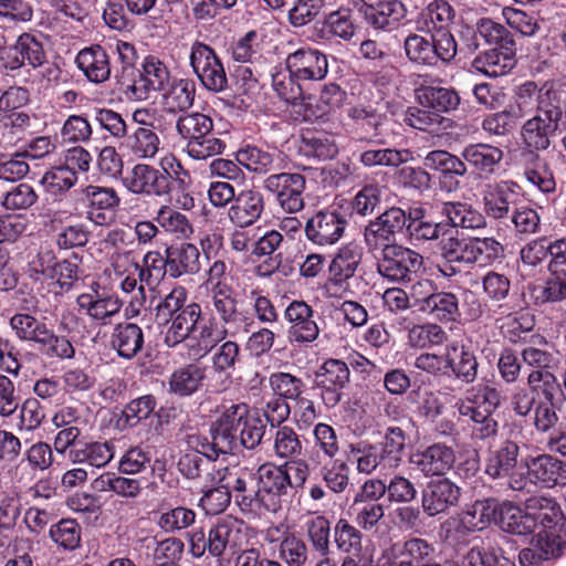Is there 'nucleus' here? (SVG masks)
<instances>
[{"instance_id":"f257e3e1","label":"nucleus","mask_w":566,"mask_h":566,"mask_svg":"<svg viewBox=\"0 0 566 566\" xmlns=\"http://www.w3.org/2000/svg\"><path fill=\"white\" fill-rule=\"evenodd\" d=\"M265 424L245 403L231 405L211 423V441L205 442L202 450L210 457L235 453L241 447L256 448L264 436Z\"/></svg>"},{"instance_id":"f03ea898","label":"nucleus","mask_w":566,"mask_h":566,"mask_svg":"<svg viewBox=\"0 0 566 566\" xmlns=\"http://www.w3.org/2000/svg\"><path fill=\"white\" fill-rule=\"evenodd\" d=\"M406 434L399 427L387 428L380 442L360 440L348 446L346 459L361 474L396 470L402 462Z\"/></svg>"},{"instance_id":"7ed1b4c3","label":"nucleus","mask_w":566,"mask_h":566,"mask_svg":"<svg viewBox=\"0 0 566 566\" xmlns=\"http://www.w3.org/2000/svg\"><path fill=\"white\" fill-rule=\"evenodd\" d=\"M503 396L490 382H481L465 391V396L455 401L459 417L470 421L473 440H489L497 434L499 423L492 413L501 406Z\"/></svg>"},{"instance_id":"20e7f679","label":"nucleus","mask_w":566,"mask_h":566,"mask_svg":"<svg viewBox=\"0 0 566 566\" xmlns=\"http://www.w3.org/2000/svg\"><path fill=\"white\" fill-rule=\"evenodd\" d=\"M176 129L187 140L186 153L195 160L221 155L227 147L226 142L213 133L212 118L203 113L192 112L179 116Z\"/></svg>"},{"instance_id":"39448f33","label":"nucleus","mask_w":566,"mask_h":566,"mask_svg":"<svg viewBox=\"0 0 566 566\" xmlns=\"http://www.w3.org/2000/svg\"><path fill=\"white\" fill-rule=\"evenodd\" d=\"M522 473L513 478V491L530 493L535 488L566 485V462L549 453L530 454L521 461Z\"/></svg>"},{"instance_id":"423d86ee","label":"nucleus","mask_w":566,"mask_h":566,"mask_svg":"<svg viewBox=\"0 0 566 566\" xmlns=\"http://www.w3.org/2000/svg\"><path fill=\"white\" fill-rule=\"evenodd\" d=\"M253 518L265 513H276L292 491V478L285 467L262 464L256 471Z\"/></svg>"},{"instance_id":"0eeeda50","label":"nucleus","mask_w":566,"mask_h":566,"mask_svg":"<svg viewBox=\"0 0 566 566\" xmlns=\"http://www.w3.org/2000/svg\"><path fill=\"white\" fill-rule=\"evenodd\" d=\"M209 479L213 484H220L231 497L239 511L247 517L253 518L255 489L250 488L254 481L253 473L247 468L221 467L213 468L209 473Z\"/></svg>"},{"instance_id":"6e6552de","label":"nucleus","mask_w":566,"mask_h":566,"mask_svg":"<svg viewBox=\"0 0 566 566\" xmlns=\"http://www.w3.org/2000/svg\"><path fill=\"white\" fill-rule=\"evenodd\" d=\"M189 64L200 84L210 92L221 93L228 88V77L216 51L201 41H195L189 51Z\"/></svg>"},{"instance_id":"1a4fd4ad","label":"nucleus","mask_w":566,"mask_h":566,"mask_svg":"<svg viewBox=\"0 0 566 566\" xmlns=\"http://www.w3.org/2000/svg\"><path fill=\"white\" fill-rule=\"evenodd\" d=\"M423 265V256L407 247L398 244L381 251L377 262L379 275L394 283H406Z\"/></svg>"},{"instance_id":"9d476101","label":"nucleus","mask_w":566,"mask_h":566,"mask_svg":"<svg viewBox=\"0 0 566 566\" xmlns=\"http://www.w3.org/2000/svg\"><path fill=\"white\" fill-rule=\"evenodd\" d=\"M263 188L273 195L280 208L287 213H297L304 209L306 179L298 172H279L263 180Z\"/></svg>"},{"instance_id":"9b49d317","label":"nucleus","mask_w":566,"mask_h":566,"mask_svg":"<svg viewBox=\"0 0 566 566\" xmlns=\"http://www.w3.org/2000/svg\"><path fill=\"white\" fill-rule=\"evenodd\" d=\"M347 223L346 213L331 206L307 219L304 227L305 237L315 245L329 247L342 239Z\"/></svg>"},{"instance_id":"f8f14e48","label":"nucleus","mask_w":566,"mask_h":566,"mask_svg":"<svg viewBox=\"0 0 566 566\" xmlns=\"http://www.w3.org/2000/svg\"><path fill=\"white\" fill-rule=\"evenodd\" d=\"M123 187L133 195L164 197L170 193L166 174L156 167L138 163L122 177Z\"/></svg>"},{"instance_id":"ddd939ff","label":"nucleus","mask_w":566,"mask_h":566,"mask_svg":"<svg viewBox=\"0 0 566 566\" xmlns=\"http://www.w3.org/2000/svg\"><path fill=\"white\" fill-rule=\"evenodd\" d=\"M517 203H523L518 186L509 180L489 184L482 191V209L492 220L509 219Z\"/></svg>"},{"instance_id":"4468645a","label":"nucleus","mask_w":566,"mask_h":566,"mask_svg":"<svg viewBox=\"0 0 566 566\" xmlns=\"http://www.w3.org/2000/svg\"><path fill=\"white\" fill-rule=\"evenodd\" d=\"M239 300L232 286H221V289L208 292L207 307L219 318V324L224 325L229 331H239L243 324L242 331L248 333L253 321L249 319L238 307Z\"/></svg>"},{"instance_id":"2eb2a0df","label":"nucleus","mask_w":566,"mask_h":566,"mask_svg":"<svg viewBox=\"0 0 566 566\" xmlns=\"http://www.w3.org/2000/svg\"><path fill=\"white\" fill-rule=\"evenodd\" d=\"M314 310L305 301H292L284 311L289 324L287 339L291 344L306 345L319 336V327L314 318Z\"/></svg>"},{"instance_id":"dca6fc26","label":"nucleus","mask_w":566,"mask_h":566,"mask_svg":"<svg viewBox=\"0 0 566 566\" xmlns=\"http://www.w3.org/2000/svg\"><path fill=\"white\" fill-rule=\"evenodd\" d=\"M359 12L373 30L392 32L407 17V7L401 0H369L363 2Z\"/></svg>"},{"instance_id":"f3484780","label":"nucleus","mask_w":566,"mask_h":566,"mask_svg":"<svg viewBox=\"0 0 566 566\" xmlns=\"http://www.w3.org/2000/svg\"><path fill=\"white\" fill-rule=\"evenodd\" d=\"M347 364L339 359H327L315 374L316 386L327 408H334L343 397V389L349 382Z\"/></svg>"},{"instance_id":"a211bd4d","label":"nucleus","mask_w":566,"mask_h":566,"mask_svg":"<svg viewBox=\"0 0 566 566\" xmlns=\"http://www.w3.org/2000/svg\"><path fill=\"white\" fill-rule=\"evenodd\" d=\"M284 65L304 83L323 81L328 73L326 54L311 46H302L287 54Z\"/></svg>"},{"instance_id":"6ab92c4d","label":"nucleus","mask_w":566,"mask_h":566,"mask_svg":"<svg viewBox=\"0 0 566 566\" xmlns=\"http://www.w3.org/2000/svg\"><path fill=\"white\" fill-rule=\"evenodd\" d=\"M245 543L244 524L231 517L219 520L209 531L208 552L220 557L226 552L237 553Z\"/></svg>"},{"instance_id":"aec40b11","label":"nucleus","mask_w":566,"mask_h":566,"mask_svg":"<svg viewBox=\"0 0 566 566\" xmlns=\"http://www.w3.org/2000/svg\"><path fill=\"white\" fill-rule=\"evenodd\" d=\"M409 462L426 478L443 476L454 467L455 451L446 443L437 442L412 453Z\"/></svg>"},{"instance_id":"412c9836","label":"nucleus","mask_w":566,"mask_h":566,"mask_svg":"<svg viewBox=\"0 0 566 566\" xmlns=\"http://www.w3.org/2000/svg\"><path fill=\"white\" fill-rule=\"evenodd\" d=\"M235 331H229L224 325L219 324L216 317H210L201 324H195V328L186 348L189 358L200 359L207 356L217 345L228 336H234Z\"/></svg>"},{"instance_id":"4be33fe9","label":"nucleus","mask_w":566,"mask_h":566,"mask_svg":"<svg viewBox=\"0 0 566 566\" xmlns=\"http://www.w3.org/2000/svg\"><path fill=\"white\" fill-rule=\"evenodd\" d=\"M461 488L448 478L430 481L422 491L421 505L428 516L449 512L458 505Z\"/></svg>"},{"instance_id":"5701e85b","label":"nucleus","mask_w":566,"mask_h":566,"mask_svg":"<svg viewBox=\"0 0 566 566\" xmlns=\"http://www.w3.org/2000/svg\"><path fill=\"white\" fill-rule=\"evenodd\" d=\"M520 447L512 440H505L486 461L484 472L492 480H504L507 488L513 491V478L522 473L521 465L517 468Z\"/></svg>"},{"instance_id":"b1692460","label":"nucleus","mask_w":566,"mask_h":566,"mask_svg":"<svg viewBox=\"0 0 566 566\" xmlns=\"http://www.w3.org/2000/svg\"><path fill=\"white\" fill-rule=\"evenodd\" d=\"M566 543L553 530H542L533 538L531 546L518 554L521 566H542L544 562L560 557Z\"/></svg>"},{"instance_id":"393cba45","label":"nucleus","mask_w":566,"mask_h":566,"mask_svg":"<svg viewBox=\"0 0 566 566\" xmlns=\"http://www.w3.org/2000/svg\"><path fill=\"white\" fill-rule=\"evenodd\" d=\"M4 66L10 70L29 65L32 69L45 63L46 54L40 40L33 34L23 33L17 42L4 51L2 56Z\"/></svg>"},{"instance_id":"a878e982","label":"nucleus","mask_w":566,"mask_h":566,"mask_svg":"<svg viewBox=\"0 0 566 566\" xmlns=\"http://www.w3.org/2000/svg\"><path fill=\"white\" fill-rule=\"evenodd\" d=\"M80 310L97 326L112 323L123 307V302L116 295H103L98 292L82 293L76 298Z\"/></svg>"},{"instance_id":"bb28decb","label":"nucleus","mask_w":566,"mask_h":566,"mask_svg":"<svg viewBox=\"0 0 566 566\" xmlns=\"http://www.w3.org/2000/svg\"><path fill=\"white\" fill-rule=\"evenodd\" d=\"M515 62V46L492 48L473 59L471 70L488 77H499L507 74Z\"/></svg>"},{"instance_id":"cd10ccee","label":"nucleus","mask_w":566,"mask_h":566,"mask_svg":"<svg viewBox=\"0 0 566 566\" xmlns=\"http://www.w3.org/2000/svg\"><path fill=\"white\" fill-rule=\"evenodd\" d=\"M75 64L91 83L102 84L111 77V59L102 45L82 49L75 56Z\"/></svg>"},{"instance_id":"c85d7f7f","label":"nucleus","mask_w":566,"mask_h":566,"mask_svg":"<svg viewBox=\"0 0 566 566\" xmlns=\"http://www.w3.org/2000/svg\"><path fill=\"white\" fill-rule=\"evenodd\" d=\"M264 210V198L258 190L240 191L228 210L230 221L240 228L255 223Z\"/></svg>"},{"instance_id":"c756f323","label":"nucleus","mask_w":566,"mask_h":566,"mask_svg":"<svg viewBox=\"0 0 566 566\" xmlns=\"http://www.w3.org/2000/svg\"><path fill=\"white\" fill-rule=\"evenodd\" d=\"M407 239L412 245L437 241L449 233V223L427 220V210L421 206L409 207Z\"/></svg>"},{"instance_id":"7c9ffc66","label":"nucleus","mask_w":566,"mask_h":566,"mask_svg":"<svg viewBox=\"0 0 566 566\" xmlns=\"http://www.w3.org/2000/svg\"><path fill=\"white\" fill-rule=\"evenodd\" d=\"M558 126V119L536 113L523 124L522 140L532 150H546L551 146Z\"/></svg>"},{"instance_id":"2f4dec72","label":"nucleus","mask_w":566,"mask_h":566,"mask_svg":"<svg viewBox=\"0 0 566 566\" xmlns=\"http://www.w3.org/2000/svg\"><path fill=\"white\" fill-rule=\"evenodd\" d=\"M165 253L168 258V274L172 279L184 275H195L200 272V251L189 242L169 245Z\"/></svg>"},{"instance_id":"473e14b6","label":"nucleus","mask_w":566,"mask_h":566,"mask_svg":"<svg viewBox=\"0 0 566 566\" xmlns=\"http://www.w3.org/2000/svg\"><path fill=\"white\" fill-rule=\"evenodd\" d=\"M202 311L198 303H189L187 308L181 313H177L169 323L164 334V343L167 347L174 348L180 344L186 347L195 324L199 323Z\"/></svg>"},{"instance_id":"72a5a7b5","label":"nucleus","mask_w":566,"mask_h":566,"mask_svg":"<svg viewBox=\"0 0 566 566\" xmlns=\"http://www.w3.org/2000/svg\"><path fill=\"white\" fill-rule=\"evenodd\" d=\"M208 442L206 438L198 434L189 436L188 443L193 449L185 452L178 462L179 471L187 479H198L202 472H213V468H218L214 463L218 458H212L208 452H203V443Z\"/></svg>"},{"instance_id":"f704fd0d","label":"nucleus","mask_w":566,"mask_h":566,"mask_svg":"<svg viewBox=\"0 0 566 566\" xmlns=\"http://www.w3.org/2000/svg\"><path fill=\"white\" fill-rule=\"evenodd\" d=\"M464 163L470 165L480 178L491 177L503 159V151L490 144H470L461 153Z\"/></svg>"},{"instance_id":"c9c22d12","label":"nucleus","mask_w":566,"mask_h":566,"mask_svg":"<svg viewBox=\"0 0 566 566\" xmlns=\"http://www.w3.org/2000/svg\"><path fill=\"white\" fill-rule=\"evenodd\" d=\"M463 250V263L480 268L493 264L504 252L503 245L492 237H468Z\"/></svg>"},{"instance_id":"e433bc0d","label":"nucleus","mask_w":566,"mask_h":566,"mask_svg":"<svg viewBox=\"0 0 566 566\" xmlns=\"http://www.w3.org/2000/svg\"><path fill=\"white\" fill-rule=\"evenodd\" d=\"M145 343L142 327L135 323H119L111 334V347L120 358L130 360L143 349Z\"/></svg>"},{"instance_id":"4c0bfd02","label":"nucleus","mask_w":566,"mask_h":566,"mask_svg":"<svg viewBox=\"0 0 566 566\" xmlns=\"http://www.w3.org/2000/svg\"><path fill=\"white\" fill-rule=\"evenodd\" d=\"M208 367L191 363L176 369L169 377V391L179 397H189L197 392L207 377Z\"/></svg>"},{"instance_id":"58836bf2","label":"nucleus","mask_w":566,"mask_h":566,"mask_svg":"<svg viewBox=\"0 0 566 566\" xmlns=\"http://www.w3.org/2000/svg\"><path fill=\"white\" fill-rule=\"evenodd\" d=\"M126 148L139 161L154 160L161 148V139L154 127H137L126 136Z\"/></svg>"},{"instance_id":"ea45409f","label":"nucleus","mask_w":566,"mask_h":566,"mask_svg":"<svg viewBox=\"0 0 566 566\" xmlns=\"http://www.w3.org/2000/svg\"><path fill=\"white\" fill-rule=\"evenodd\" d=\"M467 33L472 39V43L469 44L470 50L479 48L478 36L483 39L486 44L495 45L494 48L515 46V42L506 28L490 18L478 20L475 28H467Z\"/></svg>"},{"instance_id":"a19ab883","label":"nucleus","mask_w":566,"mask_h":566,"mask_svg":"<svg viewBox=\"0 0 566 566\" xmlns=\"http://www.w3.org/2000/svg\"><path fill=\"white\" fill-rule=\"evenodd\" d=\"M499 503L495 499L476 500L461 515V526L468 532L482 531L497 521Z\"/></svg>"},{"instance_id":"79ce46f5","label":"nucleus","mask_w":566,"mask_h":566,"mask_svg":"<svg viewBox=\"0 0 566 566\" xmlns=\"http://www.w3.org/2000/svg\"><path fill=\"white\" fill-rule=\"evenodd\" d=\"M525 507L534 522V530L537 525L543 530H553L563 517L559 504L552 496H531L526 500Z\"/></svg>"},{"instance_id":"37998d69","label":"nucleus","mask_w":566,"mask_h":566,"mask_svg":"<svg viewBox=\"0 0 566 566\" xmlns=\"http://www.w3.org/2000/svg\"><path fill=\"white\" fill-rule=\"evenodd\" d=\"M114 455V444L109 441L82 443L69 450V459L73 463H87L95 468L107 465Z\"/></svg>"},{"instance_id":"c03bdc74","label":"nucleus","mask_w":566,"mask_h":566,"mask_svg":"<svg viewBox=\"0 0 566 566\" xmlns=\"http://www.w3.org/2000/svg\"><path fill=\"white\" fill-rule=\"evenodd\" d=\"M418 101L421 106L442 115V113L455 111L461 98L459 93L451 87L423 86L419 90Z\"/></svg>"},{"instance_id":"a18cd8bd","label":"nucleus","mask_w":566,"mask_h":566,"mask_svg":"<svg viewBox=\"0 0 566 566\" xmlns=\"http://www.w3.org/2000/svg\"><path fill=\"white\" fill-rule=\"evenodd\" d=\"M196 84L189 78L175 80L163 94V105L168 113H182L195 102Z\"/></svg>"},{"instance_id":"49530a36","label":"nucleus","mask_w":566,"mask_h":566,"mask_svg":"<svg viewBox=\"0 0 566 566\" xmlns=\"http://www.w3.org/2000/svg\"><path fill=\"white\" fill-rule=\"evenodd\" d=\"M548 279L530 287L531 297L536 305L557 303L566 300V271L548 270Z\"/></svg>"},{"instance_id":"de8ad7c7","label":"nucleus","mask_w":566,"mask_h":566,"mask_svg":"<svg viewBox=\"0 0 566 566\" xmlns=\"http://www.w3.org/2000/svg\"><path fill=\"white\" fill-rule=\"evenodd\" d=\"M503 531L516 535H526L534 531V522L530 512L510 501L499 504L497 521Z\"/></svg>"},{"instance_id":"09e8293b","label":"nucleus","mask_w":566,"mask_h":566,"mask_svg":"<svg viewBox=\"0 0 566 566\" xmlns=\"http://www.w3.org/2000/svg\"><path fill=\"white\" fill-rule=\"evenodd\" d=\"M361 261V249L354 243L342 247L329 264V273L335 283L353 277Z\"/></svg>"},{"instance_id":"8fccbe9b","label":"nucleus","mask_w":566,"mask_h":566,"mask_svg":"<svg viewBox=\"0 0 566 566\" xmlns=\"http://www.w3.org/2000/svg\"><path fill=\"white\" fill-rule=\"evenodd\" d=\"M155 221L159 228L178 240H187L193 233V227L188 217L168 205L158 208Z\"/></svg>"},{"instance_id":"3c124183","label":"nucleus","mask_w":566,"mask_h":566,"mask_svg":"<svg viewBox=\"0 0 566 566\" xmlns=\"http://www.w3.org/2000/svg\"><path fill=\"white\" fill-rule=\"evenodd\" d=\"M441 211L452 227L474 230L486 226L485 216L468 203L444 202Z\"/></svg>"},{"instance_id":"603ef678","label":"nucleus","mask_w":566,"mask_h":566,"mask_svg":"<svg viewBox=\"0 0 566 566\" xmlns=\"http://www.w3.org/2000/svg\"><path fill=\"white\" fill-rule=\"evenodd\" d=\"M402 120L406 125L415 129L430 133L438 132L439 129H447L450 127L451 123L449 118H446L437 112H432L431 108L424 106L408 107L403 113Z\"/></svg>"},{"instance_id":"864d4df0","label":"nucleus","mask_w":566,"mask_h":566,"mask_svg":"<svg viewBox=\"0 0 566 566\" xmlns=\"http://www.w3.org/2000/svg\"><path fill=\"white\" fill-rule=\"evenodd\" d=\"M459 301L452 292H436L428 302L424 313L441 323L455 322L461 316Z\"/></svg>"},{"instance_id":"5fc2aeb1","label":"nucleus","mask_w":566,"mask_h":566,"mask_svg":"<svg viewBox=\"0 0 566 566\" xmlns=\"http://www.w3.org/2000/svg\"><path fill=\"white\" fill-rule=\"evenodd\" d=\"M77 180L75 172H71L59 160L45 170L41 178V185L49 195L60 197L71 190Z\"/></svg>"},{"instance_id":"6e6d98bb","label":"nucleus","mask_w":566,"mask_h":566,"mask_svg":"<svg viewBox=\"0 0 566 566\" xmlns=\"http://www.w3.org/2000/svg\"><path fill=\"white\" fill-rule=\"evenodd\" d=\"M335 544L337 548L346 553L347 557H359V555H370L367 551H363V534L352 525L347 520L337 521L334 528Z\"/></svg>"},{"instance_id":"4d7b16f0","label":"nucleus","mask_w":566,"mask_h":566,"mask_svg":"<svg viewBox=\"0 0 566 566\" xmlns=\"http://www.w3.org/2000/svg\"><path fill=\"white\" fill-rule=\"evenodd\" d=\"M448 338L446 331L438 324L413 325L408 329L407 344L411 348L424 349L442 345Z\"/></svg>"},{"instance_id":"13d9d810","label":"nucleus","mask_w":566,"mask_h":566,"mask_svg":"<svg viewBox=\"0 0 566 566\" xmlns=\"http://www.w3.org/2000/svg\"><path fill=\"white\" fill-rule=\"evenodd\" d=\"M496 324L505 338L512 343H517L534 328L535 319L528 312L518 311L510 313L505 317L496 318Z\"/></svg>"},{"instance_id":"bf43d9fd","label":"nucleus","mask_w":566,"mask_h":566,"mask_svg":"<svg viewBox=\"0 0 566 566\" xmlns=\"http://www.w3.org/2000/svg\"><path fill=\"white\" fill-rule=\"evenodd\" d=\"M304 82L296 80L284 66L272 74V87L277 96L286 103L296 104L304 97Z\"/></svg>"},{"instance_id":"052dcab7","label":"nucleus","mask_w":566,"mask_h":566,"mask_svg":"<svg viewBox=\"0 0 566 566\" xmlns=\"http://www.w3.org/2000/svg\"><path fill=\"white\" fill-rule=\"evenodd\" d=\"M9 325L19 340L34 345L48 327L43 319L29 313H15L11 316Z\"/></svg>"},{"instance_id":"680f3d73","label":"nucleus","mask_w":566,"mask_h":566,"mask_svg":"<svg viewBox=\"0 0 566 566\" xmlns=\"http://www.w3.org/2000/svg\"><path fill=\"white\" fill-rule=\"evenodd\" d=\"M269 386L275 397L283 400L296 401L306 390V384L300 377L284 371L272 373Z\"/></svg>"},{"instance_id":"e2e57ef3","label":"nucleus","mask_w":566,"mask_h":566,"mask_svg":"<svg viewBox=\"0 0 566 566\" xmlns=\"http://www.w3.org/2000/svg\"><path fill=\"white\" fill-rule=\"evenodd\" d=\"M563 98L564 91L553 82H546L541 87L537 86L536 113L560 120Z\"/></svg>"},{"instance_id":"0e129e2a","label":"nucleus","mask_w":566,"mask_h":566,"mask_svg":"<svg viewBox=\"0 0 566 566\" xmlns=\"http://www.w3.org/2000/svg\"><path fill=\"white\" fill-rule=\"evenodd\" d=\"M273 452L281 460H295L303 454V444L291 427H279L273 436Z\"/></svg>"},{"instance_id":"69168bd1","label":"nucleus","mask_w":566,"mask_h":566,"mask_svg":"<svg viewBox=\"0 0 566 566\" xmlns=\"http://www.w3.org/2000/svg\"><path fill=\"white\" fill-rule=\"evenodd\" d=\"M49 535L60 548L72 552L81 545L82 528L75 520L63 518L50 527Z\"/></svg>"},{"instance_id":"338daca9","label":"nucleus","mask_w":566,"mask_h":566,"mask_svg":"<svg viewBox=\"0 0 566 566\" xmlns=\"http://www.w3.org/2000/svg\"><path fill=\"white\" fill-rule=\"evenodd\" d=\"M35 345L48 358L70 359L75 354L72 343L65 336L55 334L49 326Z\"/></svg>"},{"instance_id":"774afa93","label":"nucleus","mask_w":566,"mask_h":566,"mask_svg":"<svg viewBox=\"0 0 566 566\" xmlns=\"http://www.w3.org/2000/svg\"><path fill=\"white\" fill-rule=\"evenodd\" d=\"M424 25L427 31L449 30L452 24L455 11L447 0H433L423 11Z\"/></svg>"}]
</instances>
